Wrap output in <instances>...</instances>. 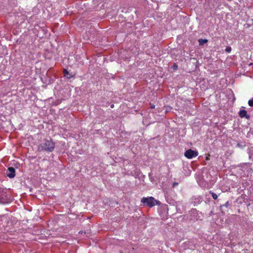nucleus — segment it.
Returning <instances> with one entry per match:
<instances>
[{
	"mask_svg": "<svg viewBox=\"0 0 253 253\" xmlns=\"http://www.w3.org/2000/svg\"><path fill=\"white\" fill-rule=\"evenodd\" d=\"M237 145L238 146H239V147H240V144H239V143H238V144H237Z\"/></svg>",
	"mask_w": 253,
	"mask_h": 253,
	"instance_id": "obj_18",
	"label": "nucleus"
},
{
	"mask_svg": "<svg viewBox=\"0 0 253 253\" xmlns=\"http://www.w3.org/2000/svg\"><path fill=\"white\" fill-rule=\"evenodd\" d=\"M6 173L8 177L12 178L15 176V169L13 167H9L8 168Z\"/></svg>",
	"mask_w": 253,
	"mask_h": 253,
	"instance_id": "obj_5",
	"label": "nucleus"
},
{
	"mask_svg": "<svg viewBox=\"0 0 253 253\" xmlns=\"http://www.w3.org/2000/svg\"><path fill=\"white\" fill-rule=\"evenodd\" d=\"M177 68H178V66H177V65H176V64H174V65L173 66V67H172V68H173V70H176V69H177Z\"/></svg>",
	"mask_w": 253,
	"mask_h": 253,
	"instance_id": "obj_13",
	"label": "nucleus"
},
{
	"mask_svg": "<svg viewBox=\"0 0 253 253\" xmlns=\"http://www.w3.org/2000/svg\"><path fill=\"white\" fill-rule=\"evenodd\" d=\"M231 50V48L230 47H227L225 49V51L228 52V53H229Z\"/></svg>",
	"mask_w": 253,
	"mask_h": 253,
	"instance_id": "obj_12",
	"label": "nucleus"
},
{
	"mask_svg": "<svg viewBox=\"0 0 253 253\" xmlns=\"http://www.w3.org/2000/svg\"><path fill=\"white\" fill-rule=\"evenodd\" d=\"M177 185H178V183H177V182H174V183H173V187H175V186H177Z\"/></svg>",
	"mask_w": 253,
	"mask_h": 253,
	"instance_id": "obj_14",
	"label": "nucleus"
},
{
	"mask_svg": "<svg viewBox=\"0 0 253 253\" xmlns=\"http://www.w3.org/2000/svg\"><path fill=\"white\" fill-rule=\"evenodd\" d=\"M210 193L211 194L213 199L216 200L217 199L218 196L215 193L213 192H211V191H210Z\"/></svg>",
	"mask_w": 253,
	"mask_h": 253,
	"instance_id": "obj_10",
	"label": "nucleus"
},
{
	"mask_svg": "<svg viewBox=\"0 0 253 253\" xmlns=\"http://www.w3.org/2000/svg\"><path fill=\"white\" fill-rule=\"evenodd\" d=\"M114 105L113 104H112V105H111V107L112 108H114Z\"/></svg>",
	"mask_w": 253,
	"mask_h": 253,
	"instance_id": "obj_16",
	"label": "nucleus"
},
{
	"mask_svg": "<svg viewBox=\"0 0 253 253\" xmlns=\"http://www.w3.org/2000/svg\"><path fill=\"white\" fill-rule=\"evenodd\" d=\"M230 205L229 201H227L224 205H223L222 206H220L221 210H222V209L224 207L228 208Z\"/></svg>",
	"mask_w": 253,
	"mask_h": 253,
	"instance_id": "obj_9",
	"label": "nucleus"
},
{
	"mask_svg": "<svg viewBox=\"0 0 253 253\" xmlns=\"http://www.w3.org/2000/svg\"><path fill=\"white\" fill-rule=\"evenodd\" d=\"M55 148V143L51 139H44L38 146L40 151L52 152Z\"/></svg>",
	"mask_w": 253,
	"mask_h": 253,
	"instance_id": "obj_1",
	"label": "nucleus"
},
{
	"mask_svg": "<svg viewBox=\"0 0 253 253\" xmlns=\"http://www.w3.org/2000/svg\"><path fill=\"white\" fill-rule=\"evenodd\" d=\"M198 155V153L197 151L192 149H188L184 153V156L188 159H192L193 158L197 157Z\"/></svg>",
	"mask_w": 253,
	"mask_h": 253,
	"instance_id": "obj_3",
	"label": "nucleus"
},
{
	"mask_svg": "<svg viewBox=\"0 0 253 253\" xmlns=\"http://www.w3.org/2000/svg\"><path fill=\"white\" fill-rule=\"evenodd\" d=\"M248 104L250 106L253 107V99L250 100L248 102Z\"/></svg>",
	"mask_w": 253,
	"mask_h": 253,
	"instance_id": "obj_11",
	"label": "nucleus"
},
{
	"mask_svg": "<svg viewBox=\"0 0 253 253\" xmlns=\"http://www.w3.org/2000/svg\"><path fill=\"white\" fill-rule=\"evenodd\" d=\"M203 199L200 196L194 197L192 198L191 203L193 204L194 206H195L202 203Z\"/></svg>",
	"mask_w": 253,
	"mask_h": 253,
	"instance_id": "obj_6",
	"label": "nucleus"
},
{
	"mask_svg": "<svg viewBox=\"0 0 253 253\" xmlns=\"http://www.w3.org/2000/svg\"><path fill=\"white\" fill-rule=\"evenodd\" d=\"M141 201L144 205L150 208L154 207L156 204H159V202L156 200L153 197H150L149 198L144 197L141 199Z\"/></svg>",
	"mask_w": 253,
	"mask_h": 253,
	"instance_id": "obj_2",
	"label": "nucleus"
},
{
	"mask_svg": "<svg viewBox=\"0 0 253 253\" xmlns=\"http://www.w3.org/2000/svg\"><path fill=\"white\" fill-rule=\"evenodd\" d=\"M64 73L65 75L68 74V72L67 70H65Z\"/></svg>",
	"mask_w": 253,
	"mask_h": 253,
	"instance_id": "obj_15",
	"label": "nucleus"
},
{
	"mask_svg": "<svg viewBox=\"0 0 253 253\" xmlns=\"http://www.w3.org/2000/svg\"><path fill=\"white\" fill-rule=\"evenodd\" d=\"M239 115L241 118H246L247 119L250 118V116L247 114V112L245 110H241L239 112Z\"/></svg>",
	"mask_w": 253,
	"mask_h": 253,
	"instance_id": "obj_7",
	"label": "nucleus"
},
{
	"mask_svg": "<svg viewBox=\"0 0 253 253\" xmlns=\"http://www.w3.org/2000/svg\"><path fill=\"white\" fill-rule=\"evenodd\" d=\"M7 194L5 190L0 188V202L5 203L6 202Z\"/></svg>",
	"mask_w": 253,
	"mask_h": 253,
	"instance_id": "obj_4",
	"label": "nucleus"
},
{
	"mask_svg": "<svg viewBox=\"0 0 253 253\" xmlns=\"http://www.w3.org/2000/svg\"><path fill=\"white\" fill-rule=\"evenodd\" d=\"M208 42V41L206 39H200L198 40V42L199 43L200 45H203L205 43H207Z\"/></svg>",
	"mask_w": 253,
	"mask_h": 253,
	"instance_id": "obj_8",
	"label": "nucleus"
},
{
	"mask_svg": "<svg viewBox=\"0 0 253 253\" xmlns=\"http://www.w3.org/2000/svg\"><path fill=\"white\" fill-rule=\"evenodd\" d=\"M155 107V105H151V108H154Z\"/></svg>",
	"mask_w": 253,
	"mask_h": 253,
	"instance_id": "obj_17",
	"label": "nucleus"
}]
</instances>
